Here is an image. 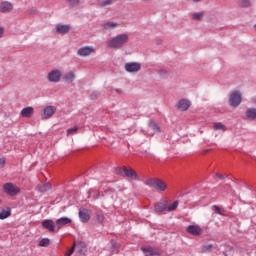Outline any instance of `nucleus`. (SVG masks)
Instances as JSON below:
<instances>
[{"label": "nucleus", "instance_id": "nucleus-12", "mask_svg": "<svg viewBox=\"0 0 256 256\" xmlns=\"http://www.w3.org/2000/svg\"><path fill=\"white\" fill-rule=\"evenodd\" d=\"M54 113H57V107L46 106L43 110L42 119H51Z\"/></svg>", "mask_w": 256, "mask_h": 256}, {"label": "nucleus", "instance_id": "nucleus-29", "mask_svg": "<svg viewBox=\"0 0 256 256\" xmlns=\"http://www.w3.org/2000/svg\"><path fill=\"white\" fill-rule=\"evenodd\" d=\"M8 217H11V210L7 209V210H3L2 212H0V219H7Z\"/></svg>", "mask_w": 256, "mask_h": 256}, {"label": "nucleus", "instance_id": "nucleus-17", "mask_svg": "<svg viewBox=\"0 0 256 256\" xmlns=\"http://www.w3.org/2000/svg\"><path fill=\"white\" fill-rule=\"evenodd\" d=\"M33 113H35V109L31 106H28V107L22 109L20 115L22 117L29 119V118L33 117Z\"/></svg>", "mask_w": 256, "mask_h": 256}, {"label": "nucleus", "instance_id": "nucleus-19", "mask_svg": "<svg viewBox=\"0 0 256 256\" xmlns=\"http://www.w3.org/2000/svg\"><path fill=\"white\" fill-rule=\"evenodd\" d=\"M10 11H13V4L10 2H2L0 4V13H9Z\"/></svg>", "mask_w": 256, "mask_h": 256}, {"label": "nucleus", "instance_id": "nucleus-5", "mask_svg": "<svg viewBox=\"0 0 256 256\" xmlns=\"http://www.w3.org/2000/svg\"><path fill=\"white\" fill-rule=\"evenodd\" d=\"M141 251L145 256H161L162 252L159 248H153L151 246H145L141 248Z\"/></svg>", "mask_w": 256, "mask_h": 256}, {"label": "nucleus", "instance_id": "nucleus-7", "mask_svg": "<svg viewBox=\"0 0 256 256\" xmlns=\"http://www.w3.org/2000/svg\"><path fill=\"white\" fill-rule=\"evenodd\" d=\"M124 69L128 73H137L138 71H141V64L137 62H128L125 64Z\"/></svg>", "mask_w": 256, "mask_h": 256}, {"label": "nucleus", "instance_id": "nucleus-2", "mask_svg": "<svg viewBox=\"0 0 256 256\" xmlns=\"http://www.w3.org/2000/svg\"><path fill=\"white\" fill-rule=\"evenodd\" d=\"M145 185L148 187H152L153 189H156V191H161L164 193V191H167L169 189V186H167V182L159 179V178H150L145 181Z\"/></svg>", "mask_w": 256, "mask_h": 256}, {"label": "nucleus", "instance_id": "nucleus-39", "mask_svg": "<svg viewBox=\"0 0 256 256\" xmlns=\"http://www.w3.org/2000/svg\"><path fill=\"white\" fill-rule=\"evenodd\" d=\"M116 173H117V175H124L123 168L117 167L116 168Z\"/></svg>", "mask_w": 256, "mask_h": 256}, {"label": "nucleus", "instance_id": "nucleus-9", "mask_svg": "<svg viewBox=\"0 0 256 256\" xmlns=\"http://www.w3.org/2000/svg\"><path fill=\"white\" fill-rule=\"evenodd\" d=\"M123 173L125 177H128V179H131L132 181H139V176L137 175V172H135V170H133L132 168L124 166Z\"/></svg>", "mask_w": 256, "mask_h": 256}, {"label": "nucleus", "instance_id": "nucleus-11", "mask_svg": "<svg viewBox=\"0 0 256 256\" xmlns=\"http://www.w3.org/2000/svg\"><path fill=\"white\" fill-rule=\"evenodd\" d=\"M75 249H76V254L78 256H83L87 253V244L85 242H74Z\"/></svg>", "mask_w": 256, "mask_h": 256}, {"label": "nucleus", "instance_id": "nucleus-6", "mask_svg": "<svg viewBox=\"0 0 256 256\" xmlns=\"http://www.w3.org/2000/svg\"><path fill=\"white\" fill-rule=\"evenodd\" d=\"M95 51V47L93 46H83L78 49L77 55H79V57H89V55H93Z\"/></svg>", "mask_w": 256, "mask_h": 256}, {"label": "nucleus", "instance_id": "nucleus-28", "mask_svg": "<svg viewBox=\"0 0 256 256\" xmlns=\"http://www.w3.org/2000/svg\"><path fill=\"white\" fill-rule=\"evenodd\" d=\"M95 221L96 223H98L99 225H102V223L105 221V216L102 213H96L95 216Z\"/></svg>", "mask_w": 256, "mask_h": 256}, {"label": "nucleus", "instance_id": "nucleus-31", "mask_svg": "<svg viewBox=\"0 0 256 256\" xmlns=\"http://www.w3.org/2000/svg\"><path fill=\"white\" fill-rule=\"evenodd\" d=\"M202 253H211V250L213 249V244H206L201 247Z\"/></svg>", "mask_w": 256, "mask_h": 256}, {"label": "nucleus", "instance_id": "nucleus-25", "mask_svg": "<svg viewBox=\"0 0 256 256\" xmlns=\"http://www.w3.org/2000/svg\"><path fill=\"white\" fill-rule=\"evenodd\" d=\"M178 207H179V201L176 200L172 204H169V205L166 204V211L170 213L171 211H175Z\"/></svg>", "mask_w": 256, "mask_h": 256}, {"label": "nucleus", "instance_id": "nucleus-44", "mask_svg": "<svg viewBox=\"0 0 256 256\" xmlns=\"http://www.w3.org/2000/svg\"><path fill=\"white\" fill-rule=\"evenodd\" d=\"M194 3H199V1H203V0H193Z\"/></svg>", "mask_w": 256, "mask_h": 256}, {"label": "nucleus", "instance_id": "nucleus-20", "mask_svg": "<svg viewBox=\"0 0 256 256\" xmlns=\"http://www.w3.org/2000/svg\"><path fill=\"white\" fill-rule=\"evenodd\" d=\"M118 25L119 23L117 22L108 21L102 24V29L103 31H111V29H116Z\"/></svg>", "mask_w": 256, "mask_h": 256}, {"label": "nucleus", "instance_id": "nucleus-41", "mask_svg": "<svg viewBox=\"0 0 256 256\" xmlns=\"http://www.w3.org/2000/svg\"><path fill=\"white\" fill-rule=\"evenodd\" d=\"M5 167V158H0V169H3Z\"/></svg>", "mask_w": 256, "mask_h": 256}, {"label": "nucleus", "instance_id": "nucleus-22", "mask_svg": "<svg viewBox=\"0 0 256 256\" xmlns=\"http://www.w3.org/2000/svg\"><path fill=\"white\" fill-rule=\"evenodd\" d=\"M64 81H66V83H72V81H75V72L73 71H69L66 72L63 76Z\"/></svg>", "mask_w": 256, "mask_h": 256}, {"label": "nucleus", "instance_id": "nucleus-32", "mask_svg": "<svg viewBox=\"0 0 256 256\" xmlns=\"http://www.w3.org/2000/svg\"><path fill=\"white\" fill-rule=\"evenodd\" d=\"M49 243H51V240L49 238H44L39 242L40 247H49Z\"/></svg>", "mask_w": 256, "mask_h": 256}, {"label": "nucleus", "instance_id": "nucleus-14", "mask_svg": "<svg viewBox=\"0 0 256 256\" xmlns=\"http://www.w3.org/2000/svg\"><path fill=\"white\" fill-rule=\"evenodd\" d=\"M79 219L82 223H88L89 219H91V215L89 214V210L82 208L79 210Z\"/></svg>", "mask_w": 256, "mask_h": 256}, {"label": "nucleus", "instance_id": "nucleus-8", "mask_svg": "<svg viewBox=\"0 0 256 256\" xmlns=\"http://www.w3.org/2000/svg\"><path fill=\"white\" fill-rule=\"evenodd\" d=\"M61 71L53 70L48 73L47 79L50 83H59L61 81Z\"/></svg>", "mask_w": 256, "mask_h": 256}, {"label": "nucleus", "instance_id": "nucleus-38", "mask_svg": "<svg viewBox=\"0 0 256 256\" xmlns=\"http://www.w3.org/2000/svg\"><path fill=\"white\" fill-rule=\"evenodd\" d=\"M73 253H75V245H73L71 249L65 253V256H71Z\"/></svg>", "mask_w": 256, "mask_h": 256}, {"label": "nucleus", "instance_id": "nucleus-27", "mask_svg": "<svg viewBox=\"0 0 256 256\" xmlns=\"http://www.w3.org/2000/svg\"><path fill=\"white\" fill-rule=\"evenodd\" d=\"M237 1H238V5H240V7H243L244 9L251 7V0H237Z\"/></svg>", "mask_w": 256, "mask_h": 256}, {"label": "nucleus", "instance_id": "nucleus-35", "mask_svg": "<svg viewBox=\"0 0 256 256\" xmlns=\"http://www.w3.org/2000/svg\"><path fill=\"white\" fill-rule=\"evenodd\" d=\"M213 210L215 211V213H217L218 215H223V210H221V208L217 205L213 206Z\"/></svg>", "mask_w": 256, "mask_h": 256}, {"label": "nucleus", "instance_id": "nucleus-33", "mask_svg": "<svg viewBox=\"0 0 256 256\" xmlns=\"http://www.w3.org/2000/svg\"><path fill=\"white\" fill-rule=\"evenodd\" d=\"M149 129H151L154 133H159V126H157V124H155L154 122H151L149 124Z\"/></svg>", "mask_w": 256, "mask_h": 256}, {"label": "nucleus", "instance_id": "nucleus-1", "mask_svg": "<svg viewBox=\"0 0 256 256\" xmlns=\"http://www.w3.org/2000/svg\"><path fill=\"white\" fill-rule=\"evenodd\" d=\"M129 43V34H118L111 37L107 41V45L110 49H121V47Z\"/></svg>", "mask_w": 256, "mask_h": 256}, {"label": "nucleus", "instance_id": "nucleus-21", "mask_svg": "<svg viewBox=\"0 0 256 256\" xmlns=\"http://www.w3.org/2000/svg\"><path fill=\"white\" fill-rule=\"evenodd\" d=\"M69 25H63V24H58L56 25V33L60 35H65L68 31H70Z\"/></svg>", "mask_w": 256, "mask_h": 256}, {"label": "nucleus", "instance_id": "nucleus-30", "mask_svg": "<svg viewBox=\"0 0 256 256\" xmlns=\"http://www.w3.org/2000/svg\"><path fill=\"white\" fill-rule=\"evenodd\" d=\"M203 15H205V12H195L192 14V18L195 21H201V19H203Z\"/></svg>", "mask_w": 256, "mask_h": 256}, {"label": "nucleus", "instance_id": "nucleus-37", "mask_svg": "<svg viewBox=\"0 0 256 256\" xmlns=\"http://www.w3.org/2000/svg\"><path fill=\"white\" fill-rule=\"evenodd\" d=\"M98 97H99V92H97V91L92 92V93L90 94V98H91L92 100H95V99H97Z\"/></svg>", "mask_w": 256, "mask_h": 256}, {"label": "nucleus", "instance_id": "nucleus-16", "mask_svg": "<svg viewBox=\"0 0 256 256\" xmlns=\"http://www.w3.org/2000/svg\"><path fill=\"white\" fill-rule=\"evenodd\" d=\"M177 107L180 111H187V109H189V107H191V102L187 99H181L178 102Z\"/></svg>", "mask_w": 256, "mask_h": 256}, {"label": "nucleus", "instance_id": "nucleus-40", "mask_svg": "<svg viewBox=\"0 0 256 256\" xmlns=\"http://www.w3.org/2000/svg\"><path fill=\"white\" fill-rule=\"evenodd\" d=\"M68 3H70V5H79V0H68Z\"/></svg>", "mask_w": 256, "mask_h": 256}, {"label": "nucleus", "instance_id": "nucleus-3", "mask_svg": "<svg viewBox=\"0 0 256 256\" xmlns=\"http://www.w3.org/2000/svg\"><path fill=\"white\" fill-rule=\"evenodd\" d=\"M3 189L7 195H10V197H15V195H19V193H21V188L13 183L4 184Z\"/></svg>", "mask_w": 256, "mask_h": 256}, {"label": "nucleus", "instance_id": "nucleus-34", "mask_svg": "<svg viewBox=\"0 0 256 256\" xmlns=\"http://www.w3.org/2000/svg\"><path fill=\"white\" fill-rule=\"evenodd\" d=\"M79 130V127L70 128L67 130V135H74Z\"/></svg>", "mask_w": 256, "mask_h": 256}, {"label": "nucleus", "instance_id": "nucleus-13", "mask_svg": "<svg viewBox=\"0 0 256 256\" xmlns=\"http://www.w3.org/2000/svg\"><path fill=\"white\" fill-rule=\"evenodd\" d=\"M72 223L71 218L62 217L56 220V231H59L62 229V227H65V225H69Z\"/></svg>", "mask_w": 256, "mask_h": 256}, {"label": "nucleus", "instance_id": "nucleus-36", "mask_svg": "<svg viewBox=\"0 0 256 256\" xmlns=\"http://www.w3.org/2000/svg\"><path fill=\"white\" fill-rule=\"evenodd\" d=\"M113 3L112 0H104L100 3V7H107V5H111Z\"/></svg>", "mask_w": 256, "mask_h": 256}, {"label": "nucleus", "instance_id": "nucleus-4", "mask_svg": "<svg viewBox=\"0 0 256 256\" xmlns=\"http://www.w3.org/2000/svg\"><path fill=\"white\" fill-rule=\"evenodd\" d=\"M241 93L239 91H234L230 94L229 103L231 107H239L241 105Z\"/></svg>", "mask_w": 256, "mask_h": 256}, {"label": "nucleus", "instance_id": "nucleus-23", "mask_svg": "<svg viewBox=\"0 0 256 256\" xmlns=\"http://www.w3.org/2000/svg\"><path fill=\"white\" fill-rule=\"evenodd\" d=\"M213 129H214V131H223V132H225V131H227V126H225L221 122H215L213 124Z\"/></svg>", "mask_w": 256, "mask_h": 256}, {"label": "nucleus", "instance_id": "nucleus-18", "mask_svg": "<svg viewBox=\"0 0 256 256\" xmlns=\"http://www.w3.org/2000/svg\"><path fill=\"white\" fill-rule=\"evenodd\" d=\"M154 210L156 213H167V204L163 201L157 202L154 206Z\"/></svg>", "mask_w": 256, "mask_h": 256}, {"label": "nucleus", "instance_id": "nucleus-10", "mask_svg": "<svg viewBox=\"0 0 256 256\" xmlns=\"http://www.w3.org/2000/svg\"><path fill=\"white\" fill-rule=\"evenodd\" d=\"M187 233L190 235H194V237H199L203 233V229H201V226L199 225H189L186 228Z\"/></svg>", "mask_w": 256, "mask_h": 256}, {"label": "nucleus", "instance_id": "nucleus-43", "mask_svg": "<svg viewBox=\"0 0 256 256\" xmlns=\"http://www.w3.org/2000/svg\"><path fill=\"white\" fill-rule=\"evenodd\" d=\"M216 177H217L218 179H223V175H221V174H216Z\"/></svg>", "mask_w": 256, "mask_h": 256}, {"label": "nucleus", "instance_id": "nucleus-24", "mask_svg": "<svg viewBox=\"0 0 256 256\" xmlns=\"http://www.w3.org/2000/svg\"><path fill=\"white\" fill-rule=\"evenodd\" d=\"M246 117H247V119L254 121V119L256 118V109L255 108L248 109L246 111Z\"/></svg>", "mask_w": 256, "mask_h": 256}, {"label": "nucleus", "instance_id": "nucleus-26", "mask_svg": "<svg viewBox=\"0 0 256 256\" xmlns=\"http://www.w3.org/2000/svg\"><path fill=\"white\" fill-rule=\"evenodd\" d=\"M50 189L51 184L49 183L38 185V191H40V193H45V191H49Z\"/></svg>", "mask_w": 256, "mask_h": 256}, {"label": "nucleus", "instance_id": "nucleus-42", "mask_svg": "<svg viewBox=\"0 0 256 256\" xmlns=\"http://www.w3.org/2000/svg\"><path fill=\"white\" fill-rule=\"evenodd\" d=\"M3 33H5V29L3 27H0V39L3 37Z\"/></svg>", "mask_w": 256, "mask_h": 256}, {"label": "nucleus", "instance_id": "nucleus-15", "mask_svg": "<svg viewBox=\"0 0 256 256\" xmlns=\"http://www.w3.org/2000/svg\"><path fill=\"white\" fill-rule=\"evenodd\" d=\"M42 227L47 229L50 233H55V228H57L56 223L53 220H44L42 222Z\"/></svg>", "mask_w": 256, "mask_h": 256}]
</instances>
